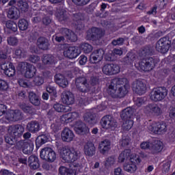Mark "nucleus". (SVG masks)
<instances>
[{"label":"nucleus","instance_id":"f257e3e1","mask_svg":"<svg viewBox=\"0 0 175 175\" xmlns=\"http://www.w3.org/2000/svg\"><path fill=\"white\" fill-rule=\"evenodd\" d=\"M128 79L126 78H115L111 81L109 85L108 93L113 98H124L128 94Z\"/></svg>","mask_w":175,"mask_h":175},{"label":"nucleus","instance_id":"f03ea898","mask_svg":"<svg viewBox=\"0 0 175 175\" xmlns=\"http://www.w3.org/2000/svg\"><path fill=\"white\" fill-rule=\"evenodd\" d=\"M75 85L78 91H79V102L82 105H88L91 100L90 90L91 85L88 83L87 78L84 76L78 77L75 79Z\"/></svg>","mask_w":175,"mask_h":175},{"label":"nucleus","instance_id":"7ed1b4c3","mask_svg":"<svg viewBox=\"0 0 175 175\" xmlns=\"http://www.w3.org/2000/svg\"><path fill=\"white\" fill-rule=\"evenodd\" d=\"M129 161H126L123 165V169L127 173L132 174L137 170V165L142 163V158L137 154H129Z\"/></svg>","mask_w":175,"mask_h":175},{"label":"nucleus","instance_id":"20e7f679","mask_svg":"<svg viewBox=\"0 0 175 175\" xmlns=\"http://www.w3.org/2000/svg\"><path fill=\"white\" fill-rule=\"evenodd\" d=\"M157 64H158V60L149 57L148 59H143L139 62L135 64V66L138 68V70L150 72V70H152L155 68Z\"/></svg>","mask_w":175,"mask_h":175},{"label":"nucleus","instance_id":"39448f33","mask_svg":"<svg viewBox=\"0 0 175 175\" xmlns=\"http://www.w3.org/2000/svg\"><path fill=\"white\" fill-rule=\"evenodd\" d=\"M145 114L148 116H154V117H159L163 114V106L162 104L150 103L144 108Z\"/></svg>","mask_w":175,"mask_h":175},{"label":"nucleus","instance_id":"423d86ee","mask_svg":"<svg viewBox=\"0 0 175 175\" xmlns=\"http://www.w3.org/2000/svg\"><path fill=\"white\" fill-rule=\"evenodd\" d=\"M142 150H155L157 152H161L163 150V144L155 139L148 140V142H143L140 144Z\"/></svg>","mask_w":175,"mask_h":175},{"label":"nucleus","instance_id":"0eeeda50","mask_svg":"<svg viewBox=\"0 0 175 175\" xmlns=\"http://www.w3.org/2000/svg\"><path fill=\"white\" fill-rule=\"evenodd\" d=\"M167 96V90L163 87L154 88L150 94V99L153 102H161Z\"/></svg>","mask_w":175,"mask_h":175},{"label":"nucleus","instance_id":"6e6552de","mask_svg":"<svg viewBox=\"0 0 175 175\" xmlns=\"http://www.w3.org/2000/svg\"><path fill=\"white\" fill-rule=\"evenodd\" d=\"M148 130L155 135H165L167 132V125L163 122H153L148 126Z\"/></svg>","mask_w":175,"mask_h":175},{"label":"nucleus","instance_id":"1a4fd4ad","mask_svg":"<svg viewBox=\"0 0 175 175\" xmlns=\"http://www.w3.org/2000/svg\"><path fill=\"white\" fill-rule=\"evenodd\" d=\"M100 124L103 129H116L117 128V121L109 115L103 117Z\"/></svg>","mask_w":175,"mask_h":175},{"label":"nucleus","instance_id":"9d476101","mask_svg":"<svg viewBox=\"0 0 175 175\" xmlns=\"http://www.w3.org/2000/svg\"><path fill=\"white\" fill-rule=\"evenodd\" d=\"M170 47V41L167 38L164 37L161 38L159 40L157 41L156 43V50L159 51V53H167L169 51V49Z\"/></svg>","mask_w":175,"mask_h":175},{"label":"nucleus","instance_id":"9b49d317","mask_svg":"<svg viewBox=\"0 0 175 175\" xmlns=\"http://www.w3.org/2000/svg\"><path fill=\"white\" fill-rule=\"evenodd\" d=\"M25 131V129L21 124L12 125L8 128V135L12 136V137L17 139V137H21L23 136Z\"/></svg>","mask_w":175,"mask_h":175},{"label":"nucleus","instance_id":"f8f14e48","mask_svg":"<svg viewBox=\"0 0 175 175\" xmlns=\"http://www.w3.org/2000/svg\"><path fill=\"white\" fill-rule=\"evenodd\" d=\"M103 72L104 75L108 76H113V75H117L120 73V66L116 64H107L102 68Z\"/></svg>","mask_w":175,"mask_h":175},{"label":"nucleus","instance_id":"ddd939ff","mask_svg":"<svg viewBox=\"0 0 175 175\" xmlns=\"http://www.w3.org/2000/svg\"><path fill=\"white\" fill-rule=\"evenodd\" d=\"M60 157L66 163H71L74 167H79L80 163L77 162L79 154H61Z\"/></svg>","mask_w":175,"mask_h":175},{"label":"nucleus","instance_id":"4468645a","mask_svg":"<svg viewBox=\"0 0 175 175\" xmlns=\"http://www.w3.org/2000/svg\"><path fill=\"white\" fill-rule=\"evenodd\" d=\"M133 85V91L138 95H143V94H146V91L147 90V85H146V82L142 80H136L132 84Z\"/></svg>","mask_w":175,"mask_h":175},{"label":"nucleus","instance_id":"2eb2a0df","mask_svg":"<svg viewBox=\"0 0 175 175\" xmlns=\"http://www.w3.org/2000/svg\"><path fill=\"white\" fill-rule=\"evenodd\" d=\"M55 16L57 20H58L59 23H62V24L66 23V21L69 20V14L68 13V11H66V10H65L64 8H57L56 9Z\"/></svg>","mask_w":175,"mask_h":175},{"label":"nucleus","instance_id":"dca6fc26","mask_svg":"<svg viewBox=\"0 0 175 175\" xmlns=\"http://www.w3.org/2000/svg\"><path fill=\"white\" fill-rule=\"evenodd\" d=\"M75 131L77 135L84 136L90 133V129L82 121L79 120L75 123Z\"/></svg>","mask_w":175,"mask_h":175},{"label":"nucleus","instance_id":"f3484780","mask_svg":"<svg viewBox=\"0 0 175 175\" xmlns=\"http://www.w3.org/2000/svg\"><path fill=\"white\" fill-rule=\"evenodd\" d=\"M62 140L66 142V143H70L75 140V133L73 131L70 130L69 128H65L61 133Z\"/></svg>","mask_w":175,"mask_h":175},{"label":"nucleus","instance_id":"a211bd4d","mask_svg":"<svg viewBox=\"0 0 175 175\" xmlns=\"http://www.w3.org/2000/svg\"><path fill=\"white\" fill-rule=\"evenodd\" d=\"M0 68L8 77H13L16 75V69L12 63H9L8 66L7 63H3L0 65Z\"/></svg>","mask_w":175,"mask_h":175},{"label":"nucleus","instance_id":"6ab92c4d","mask_svg":"<svg viewBox=\"0 0 175 175\" xmlns=\"http://www.w3.org/2000/svg\"><path fill=\"white\" fill-rule=\"evenodd\" d=\"M5 120L8 121H19V120H23V113L18 109L10 111L6 113Z\"/></svg>","mask_w":175,"mask_h":175},{"label":"nucleus","instance_id":"aec40b11","mask_svg":"<svg viewBox=\"0 0 175 175\" xmlns=\"http://www.w3.org/2000/svg\"><path fill=\"white\" fill-rule=\"evenodd\" d=\"M87 36L89 39H92V40H98L103 36V34L102 33V30H100V29L98 27H92L88 31Z\"/></svg>","mask_w":175,"mask_h":175},{"label":"nucleus","instance_id":"412c9836","mask_svg":"<svg viewBox=\"0 0 175 175\" xmlns=\"http://www.w3.org/2000/svg\"><path fill=\"white\" fill-rule=\"evenodd\" d=\"M103 55H105V51H103V49H97L94 51L90 55V62L92 64H98V62H100V61L103 59Z\"/></svg>","mask_w":175,"mask_h":175},{"label":"nucleus","instance_id":"4be33fe9","mask_svg":"<svg viewBox=\"0 0 175 175\" xmlns=\"http://www.w3.org/2000/svg\"><path fill=\"white\" fill-rule=\"evenodd\" d=\"M59 32L61 33V35L66 36V38L68 39V40H70V42L77 41V36L76 33L68 28L62 27L59 29Z\"/></svg>","mask_w":175,"mask_h":175},{"label":"nucleus","instance_id":"5701e85b","mask_svg":"<svg viewBox=\"0 0 175 175\" xmlns=\"http://www.w3.org/2000/svg\"><path fill=\"white\" fill-rule=\"evenodd\" d=\"M79 54V49L76 46H70L68 49H66L64 51V57H66L70 59L77 58Z\"/></svg>","mask_w":175,"mask_h":175},{"label":"nucleus","instance_id":"b1692460","mask_svg":"<svg viewBox=\"0 0 175 175\" xmlns=\"http://www.w3.org/2000/svg\"><path fill=\"white\" fill-rule=\"evenodd\" d=\"M62 101L64 105H73L75 103V96L72 92L65 90L62 94Z\"/></svg>","mask_w":175,"mask_h":175},{"label":"nucleus","instance_id":"393cba45","mask_svg":"<svg viewBox=\"0 0 175 175\" xmlns=\"http://www.w3.org/2000/svg\"><path fill=\"white\" fill-rule=\"evenodd\" d=\"M20 146H22V151L23 154H31L33 151V143L31 141L20 142H18Z\"/></svg>","mask_w":175,"mask_h":175},{"label":"nucleus","instance_id":"a878e982","mask_svg":"<svg viewBox=\"0 0 175 175\" xmlns=\"http://www.w3.org/2000/svg\"><path fill=\"white\" fill-rule=\"evenodd\" d=\"M37 46L40 50H49L50 40L44 37H40L37 40Z\"/></svg>","mask_w":175,"mask_h":175},{"label":"nucleus","instance_id":"bb28decb","mask_svg":"<svg viewBox=\"0 0 175 175\" xmlns=\"http://www.w3.org/2000/svg\"><path fill=\"white\" fill-rule=\"evenodd\" d=\"M28 163L30 168L33 170H36L40 167V164L39 163V159L36 156L31 155L28 159Z\"/></svg>","mask_w":175,"mask_h":175},{"label":"nucleus","instance_id":"cd10ccee","mask_svg":"<svg viewBox=\"0 0 175 175\" xmlns=\"http://www.w3.org/2000/svg\"><path fill=\"white\" fill-rule=\"evenodd\" d=\"M27 129L31 133H36L40 129V124L36 120L31 121L27 124Z\"/></svg>","mask_w":175,"mask_h":175},{"label":"nucleus","instance_id":"c85d7f7f","mask_svg":"<svg viewBox=\"0 0 175 175\" xmlns=\"http://www.w3.org/2000/svg\"><path fill=\"white\" fill-rule=\"evenodd\" d=\"M55 81L56 84H58V85L62 87V88H65L68 85V80L61 74H56L55 75Z\"/></svg>","mask_w":175,"mask_h":175},{"label":"nucleus","instance_id":"c756f323","mask_svg":"<svg viewBox=\"0 0 175 175\" xmlns=\"http://www.w3.org/2000/svg\"><path fill=\"white\" fill-rule=\"evenodd\" d=\"M7 16L11 20H17L20 18V10L16 7H12L8 10Z\"/></svg>","mask_w":175,"mask_h":175},{"label":"nucleus","instance_id":"7c9ffc66","mask_svg":"<svg viewBox=\"0 0 175 175\" xmlns=\"http://www.w3.org/2000/svg\"><path fill=\"white\" fill-rule=\"evenodd\" d=\"M133 113L134 111L132 108L127 107L122 111L120 117L122 120H132L133 118Z\"/></svg>","mask_w":175,"mask_h":175},{"label":"nucleus","instance_id":"2f4dec72","mask_svg":"<svg viewBox=\"0 0 175 175\" xmlns=\"http://www.w3.org/2000/svg\"><path fill=\"white\" fill-rule=\"evenodd\" d=\"M42 61L44 65H54L57 60H55V57L53 55H44L42 57Z\"/></svg>","mask_w":175,"mask_h":175},{"label":"nucleus","instance_id":"473e14b6","mask_svg":"<svg viewBox=\"0 0 175 175\" xmlns=\"http://www.w3.org/2000/svg\"><path fill=\"white\" fill-rule=\"evenodd\" d=\"M36 67L30 64L25 72V77L26 79H32L36 75Z\"/></svg>","mask_w":175,"mask_h":175},{"label":"nucleus","instance_id":"72a5a7b5","mask_svg":"<svg viewBox=\"0 0 175 175\" xmlns=\"http://www.w3.org/2000/svg\"><path fill=\"white\" fill-rule=\"evenodd\" d=\"M53 108L55 109V111L57 113H67V111H70L72 108L69 106H65L60 103H56L53 105Z\"/></svg>","mask_w":175,"mask_h":175},{"label":"nucleus","instance_id":"f704fd0d","mask_svg":"<svg viewBox=\"0 0 175 175\" xmlns=\"http://www.w3.org/2000/svg\"><path fill=\"white\" fill-rule=\"evenodd\" d=\"M29 99L32 105L34 106H39L40 105V100H39V96L36 94L31 92L29 93Z\"/></svg>","mask_w":175,"mask_h":175},{"label":"nucleus","instance_id":"c9c22d12","mask_svg":"<svg viewBox=\"0 0 175 175\" xmlns=\"http://www.w3.org/2000/svg\"><path fill=\"white\" fill-rule=\"evenodd\" d=\"M41 159L47 162H54L57 159V154H40Z\"/></svg>","mask_w":175,"mask_h":175},{"label":"nucleus","instance_id":"e433bc0d","mask_svg":"<svg viewBox=\"0 0 175 175\" xmlns=\"http://www.w3.org/2000/svg\"><path fill=\"white\" fill-rule=\"evenodd\" d=\"M49 140V136L46 135H39L36 139V147H40L42 144L47 143Z\"/></svg>","mask_w":175,"mask_h":175},{"label":"nucleus","instance_id":"4c0bfd02","mask_svg":"<svg viewBox=\"0 0 175 175\" xmlns=\"http://www.w3.org/2000/svg\"><path fill=\"white\" fill-rule=\"evenodd\" d=\"M74 20L76 21L75 25H77L78 29H81L84 27V25L81 24V21L84 20V17L81 13L74 14Z\"/></svg>","mask_w":175,"mask_h":175},{"label":"nucleus","instance_id":"58836bf2","mask_svg":"<svg viewBox=\"0 0 175 175\" xmlns=\"http://www.w3.org/2000/svg\"><path fill=\"white\" fill-rule=\"evenodd\" d=\"M84 121L85 122H88L90 125H93V124H95V114L90 113V112H87L84 115Z\"/></svg>","mask_w":175,"mask_h":175},{"label":"nucleus","instance_id":"ea45409f","mask_svg":"<svg viewBox=\"0 0 175 175\" xmlns=\"http://www.w3.org/2000/svg\"><path fill=\"white\" fill-rule=\"evenodd\" d=\"M99 148L102 152L109 151V150H110V141H109V139L102 141L99 144Z\"/></svg>","mask_w":175,"mask_h":175},{"label":"nucleus","instance_id":"a19ab883","mask_svg":"<svg viewBox=\"0 0 175 175\" xmlns=\"http://www.w3.org/2000/svg\"><path fill=\"white\" fill-rule=\"evenodd\" d=\"M29 25V24L28 23V21L25 18H22L18 21V26L21 31H27Z\"/></svg>","mask_w":175,"mask_h":175},{"label":"nucleus","instance_id":"79ce46f5","mask_svg":"<svg viewBox=\"0 0 175 175\" xmlns=\"http://www.w3.org/2000/svg\"><path fill=\"white\" fill-rule=\"evenodd\" d=\"M85 154H94L95 152V146L92 142H88L84 147Z\"/></svg>","mask_w":175,"mask_h":175},{"label":"nucleus","instance_id":"37998d69","mask_svg":"<svg viewBox=\"0 0 175 175\" xmlns=\"http://www.w3.org/2000/svg\"><path fill=\"white\" fill-rule=\"evenodd\" d=\"M17 6L19 10L25 13V12H28V3L27 1H24L23 0H19L17 2Z\"/></svg>","mask_w":175,"mask_h":175},{"label":"nucleus","instance_id":"c03bdc74","mask_svg":"<svg viewBox=\"0 0 175 175\" xmlns=\"http://www.w3.org/2000/svg\"><path fill=\"white\" fill-rule=\"evenodd\" d=\"M132 126H133V120L132 119L126 120L122 125L124 131H129L130 129H132Z\"/></svg>","mask_w":175,"mask_h":175},{"label":"nucleus","instance_id":"a18cd8bd","mask_svg":"<svg viewBox=\"0 0 175 175\" xmlns=\"http://www.w3.org/2000/svg\"><path fill=\"white\" fill-rule=\"evenodd\" d=\"M31 64L27 63V62H21L18 64L16 69L18 72H21V73H23V72H25Z\"/></svg>","mask_w":175,"mask_h":175},{"label":"nucleus","instance_id":"49530a36","mask_svg":"<svg viewBox=\"0 0 175 175\" xmlns=\"http://www.w3.org/2000/svg\"><path fill=\"white\" fill-rule=\"evenodd\" d=\"M59 153L60 154H76V151L73 148L64 146V147L60 148Z\"/></svg>","mask_w":175,"mask_h":175},{"label":"nucleus","instance_id":"de8ad7c7","mask_svg":"<svg viewBox=\"0 0 175 175\" xmlns=\"http://www.w3.org/2000/svg\"><path fill=\"white\" fill-rule=\"evenodd\" d=\"M5 26L6 28L11 29V31H13V32H16L18 29L17 23L12 21H7Z\"/></svg>","mask_w":175,"mask_h":175},{"label":"nucleus","instance_id":"09e8293b","mask_svg":"<svg viewBox=\"0 0 175 175\" xmlns=\"http://www.w3.org/2000/svg\"><path fill=\"white\" fill-rule=\"evenodd\" d=\"M81 49L85 54H89L92 51V46L88 43H83L81 44Z\"/></svg>","mask_w":175,"mask_h":175},{"label":"nucleus","instance_id":"8fccbe9b","mask_svg":"<svg viewBox=\"0 0 175 175\" xmlns=\"http://www.w3.org/2000/svg\"><path fill=\"white\" fill-rule=\"evenodd\" d=\"M21 108L25 113H29V114H32V113H35V109H33V108H32V107L29 106L26 104H22L21 105Z\"/></svg>","mask_w":175,"mask_h":175},{"label":"nucleus","instance_id":"3c124183","mask_svg":"<svg viewBox=\"0 0 175 175\" xmlns=\"http://www.w3.org/2000/svg\"><path fill=\"white\" fill-rule=\"evenodd\" d=\"M125 61L126 64H132L133 61H136V55L132 52L128 53Z\"/></svg>","mask_w":175,"mask_h":175},{"label":"nucleus","instance_id":"603ef678","mask_svg":"<svg viewBox=\"0 0 175 175\" xmlns=\"http://www.w3.org/2000/svg\"><path fill=\"white\" fill-rule=\"evenodd\" d=\"M7 42L10 46H17L18 44V39L14 36L8 37Z\"/></svg>","mask_w":175,"mask_h":175},{"label":"nucleus","instance_id":"864d4df0","mask_svg":"<svg viewBox=\"0 0 175 175\" xmlns=\"http://www.w3.org/2000/svg\"><path fill=\"white\" fill-rule=\"evenodd\" d=\"M5 142L8 144L10 146H13L14 143H16V138L14 137H12L9 133L5 137Z\"/></svg>","mask_w":175,"mask_h":175},{"label":"nucleus","instance_id":"5fc2aeb1","mask_svg":"<svg viewBox=\"0 0 175 175\" xmlns=\"http://www.w3.org/2000/svg\"><path fill=\"white\" fill-rule=\"evenodd\" d=\"M33 83H34L35 85L40 86L44 83V79L41 76L38 75V76L35 77V78L33 79Z\"/></svg>","mask_w":175,"mask_h":175},{"label":"nucleus","instance_id":"6e6d98bb","mask_svg":"<svg viewBox=\"0 0 175 175\" xmlns=\"http://www.w3.org/2000/svg\"><path fill=\"white\" fill-rule=\"evenodd\" d=\"M114 163H116V159L113 157H109L106 159L105 166V167H110V166H113Z\"/></svg>","mask_w":175,"mask_h":175},{"label":"nucleus","instance_id":"4d7b16f0","mask_svg":"<svg viewBox=\"0 0 175 175\" xmlns=\"http://www.w3.org/2000/svg\"><path fill=\"white\" fill-rule=\"evenodd\" d=\"M15 55L18 58H24L27 55V52L24 51V49H18L15 51Z\"/></svg>","mask_w":175,"mask_h":175},{"label":"nucleus","instance_id":"13d9d810","mask_svg":"<svg viewBox=\"0 0 175 175\" xmlns=\"http://www.w3.org/2000/svg\"><path fill=\"white\" fill-rule=\"evenodd\" d=\"M60 121L63 124H69V122H70V117L69 116V113H66L64 115H62L60 117Z\"/></svg>","mask_w":175,"mask_h":175},{"label":"nucleus","instance_id":"bf43d9fd","mask_svg":"<svg viewBox=\"0 0 175 175\" xmlns=\"http://www.w3.org/2000/svg\"><path fill=\"white\" fill-rule=\"evenodd\" d=\"M73 3L75 5H77V6H85V5H87L90 0H72Z\"/></svg>","mask_w":175,"mask_h":175},{"label":"nucleus","instance_id":"052dcab7","mask_svg":"<svg viewBox=\"0 0 175 175\" xmlns=\"http://www.w3.org/2000/svg\"><path fill=\"white\" fill-rule=\"evenodd\" d=\"M135 103L137 107H140L146 103V98L144 97H139L135 100Z\"/></svg>","mask_w":175,"mask_h":175},{"label":"nucleus","instance_id":"680f3d73","mask_svg":"<svg viewBox=\"0 0 175 175\" xmlns=\"http://www.w3.org/2000/svg\"><path fill=\"white\" fill-rule=\"evenodd\" d=\"M170 166H172V161L170 160L165 161L163 165V169L165 173H167L170 170Z\"/></svg>","mask_w":175,"mask_h":175},{"label":"nucleus","instance_id":"e2e57ef3","mask_svg":"<svg viewBox=\"0 0 175 175\" xmlns=\"http://www.w3.org/2000/svg\"><path fill=\"white\" fill-rule=\"evenodd\" d=\"M9 88L8 82L5 80L0 79V91H6Z\"/></svg>","mask_w":175,"mask_h":175},{"label":"nucleus","instance_id":"0e129e2a","mask_svg":"<svg viewBox=\"0 0 175 175\" xmlns=\"http://www.w3.org/2000/svg\"><path fill=\"white\" fill-rule=\"evenodd\" d=\"M129 137H122V138L120 139V144L122 146V147H125L126 146H128L129 144Z\"/></svg>","mask_w":175,"mask_h":175},{"label":"nucleus","instance_id":"69168bd1","mask_svg":"<svg viewBox=\"0 0 175 175\" xmlns=\"http://www.w3.org/2000/svg\"><path fill=\"white\" fill-rule=\"evenodd\" d=\"M124 41H125V40H124V38H119L117 40H113L112 41V44L113 46H122V44H124Z\"/></svg>","mask_w":175,"mask_h":175},{"label":"nucleus","instance_id":"338daca9","mask_svg":"<svg viewBox=\"0 0 175 175\" xmlns=\"http://www.w3.org/2000/svg\"><path fill=\"white\" fill-rule=\"evenodd\" d=\"M46 91L49 94H52V95H53V96H56V95H57V90L55 89V88L54 86L48 85L46 87Z\"/></svg>","mask_w":175,"mask_h":175},{"label":"nucleus","instance_id":"774afa93","mask_svg":"<svg viewBox=\"0 0 175 175\" xmlns=\"http://www.w3.org/2000/svg\"><path fill=\"white\" fill-rule=\"evenodd\" d=\"M30 62H32L33 64H39L40 62V57L38 55H33L30 56L29 57Z\"/></svg>","mask_w":175,"mask_h":175}]
</instances>
